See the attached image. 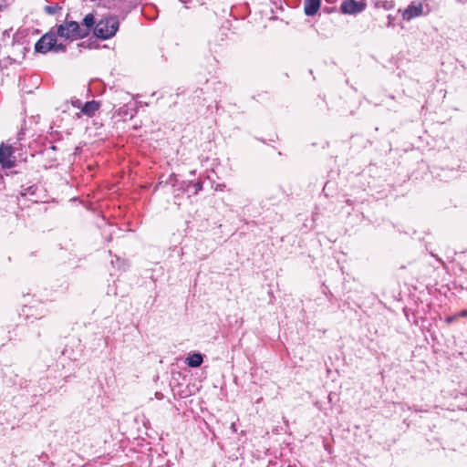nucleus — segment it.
I'll list each match as a JSON object with an SVG mask.
<instances>
[{"label": "nucleus", "instance_id": "1", "mask_svg": "<svg viewBox=\"0 0 467 467\" xmlns=\"http://www.w3.org/2000/svg\"><path fill=\"white\" fill-rule=\"evenodd\" d=\"M119 23L117 17H105L96 24L94 34L99 38L108 39L115 36L119 29Z\"/></svg>", "mask_w": 467, "mask_h": 467}, {"label": "nucleus", "instance_id": "2", "mask_svg": "<svg viewBox=\"0 0 467 467\" xmlns=\"http://www.w3.org/2000/svg\"><path fill=\"white\" fill-rule=\"evenodd\" d=\"M57 36L66 39L75 40L87 36L88 29H82L77 22H67L57 27Z\"/></svg>", "mask_w": 467, "mask_h": 467}, {"label": "nucleus", "instance_id": "3", "mask_svg": "<svg viewBox=\"0 0 467 467\" xmlns=\"http://www.w3.org/2000/svg\"><path fill=\"white\" fill-rule=\"evenodd\" d=\"M13 149L5 143L0 146V164L3 169H9L15 166L16 157Z\"/></svg>", "mask_w": 467, "mask_h": 467}, {"label": "nucleus", "instance_id": "4", "mask_svg": "<svg viewBox=\"0 0 467 467\" xmlns=\"http://www.w3.org/2000/svg\"><path fill=\"white\" fill-rule=\"evenodd\" d=\"M57 42L56 36L53 33L44 35L36 44L35 48L36 52L47 53L55 47Z\"/></svg>", "mask_w": 467, "mask_h": 467}, {"label": "nucleus", "instance_id": "5", "mask_svg": "<svg viewBox=\"0 0 467 467\" xmlns=\"http://www.w3.org/2000/svg\"><path fill=\"white\" fill-rule=\"evenodd\" d=\"M366 5L356 0H346L341 5V10L345 14H356L361 12Z\"/></svg>", "mask_w": 467, "mask_h": 467}, {"label": "nucleus", "instance_id": "6", "mask_svg": "<svg viewBox=\"0 0 467 467\" xmlns=\"http://www.w3.org/2000/svg\"><path fill=\"white\" fill-rule=\"evenodd\" d=\"M423 13L422 5H409L402 13V17L405 20H411L412 18L421 16Z\"/></svg>", "mask_w": 467, "mask_h": 467}, {"label": "nucleus", "instance_id": "7", "mask_svg": "<svg viewBox=\"0 0 467 467\" xmlns=\"http://www.w3.org/2000/svg\"><path fill=\"white\" fill-rule=\"evenodd\" d=\"M321 0H305V13L307 16H314L320 7Z\"/></svg>", "mask_w": 467, "mask_h": 467}, {"label": "nucleus", "instance_id": "8", "mask_svg": "<svg viewBox=\"0 0 467 467\" xmlns=\"http://www.w3.org/2000/svg\"><path fill=\"white\" fill-rule=\"evenodd\" d=\"M99 102H97L95 100L88 101L83 106L81 112L84 115L91 117L95 114V112L99 109Z\"/></svg>", "mask_w": 467, "mask_h": 467}, {"label": "nucleus", "instance_id": "9", "mask_svg": "<svg viewBox=\"0 0 467 467\" xmlns=\"http://www.w3.org/2000/svg\"><path fill=\"white\" fill-rule=\"evenodd\" d=\"M202 363V356L200 353H194L188 357L187 364L192 368H198Z\"/></svg>", "mask_w": 467, "mask_h": 467}, {"label": "nucleus", "instance_id": "10", "mask_svg": "<svg viewBox=\"0 0 467 467\" xmlns=\"http://www.w3.org/2000/svg\"><path fill=\"white\" fill-rule=\"evenodd\" d=\"M94 23H95L94 16L92 14L87 15L83 19V25L85 26L83 29H88V33L90 27L93 26Z\"/></svg>", "mask_w": 467, "mask_h": 467}, {"label": "nucleus", "instance_id": "11", "mask_svg": "<svg viewBox=\"0 0 467 467\" xmlns=\"http://www.w3.org/2000/svg\"><path fill=\"white\" fill-rule=\"evenodd\" d=\"M458 317H460V316H458V314L457 315H453V316H450V317H448L445 319V321H446L447 324H451V323L456 321L458 319Z\"/></svg>", "mask_w": 467, "mask_h": 467}, {"label": "nucleus", "instance_id": "12", "mask_svg": "<svg viewBox=\"0 0 467 467\" xmlns=\"http://www.w3.org/2000/svg\"><path fill=\"white\" fill-rule=\"evenodd\" d=\"M45 9H46L47 13H48V14H55L57 7V6H46Z\"/></svg>", "mask_w": 467, "mask_h": 467}, {"label": "nucleus", "instance_id": "13", "mask_svg": "<svg viewBox=\"0 0 467 467\" xmlns=\"http://www.w3.org/2000/svg\"><path fill=\"white\" fill-rule=\"evenodd\" d=\"M52 50H55L56 52L64 51L65 47L61 44H59V45L55 44V47L52 48Z\"/></svg>", "mask_w": 467, "mask_h": 467}, {"label": "nucleus", "instance_id": "14", "mask_svg": "<svg viewBox=\"0 0 467 467\" xmlns=\"http://www.w3.org/2000/svg\"><path fill=\"white\" fill-rule=\"evenodd\" d=\"M458 316H460V317H467V309L466 310H462L461 311Z\"/></svg>", "mask_w": 467, "mask_h": 467}, {"label": "nucleus", "instance_id": "15", "mask_svg": "<svg viewBox=\"0 0 467 467\" xmlns=\"http://www.w3.org/2000/svg\"><path fill=\"white\" fill-rule=\"evenodd\" d=\"M80 101L79 100H77L76 102H74V106L75 107H79L80 106Z\"/></svg>", "mask_w": 467, "mask_h": 467}]
</instances>
